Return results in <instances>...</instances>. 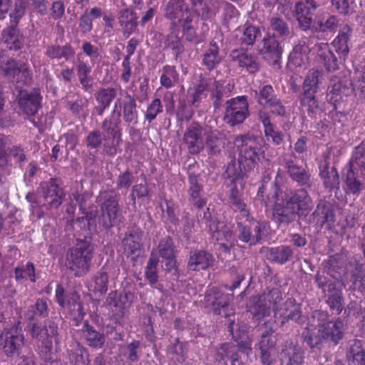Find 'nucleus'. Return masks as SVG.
Here are the masks:
<instances>
[{
  "label": "nucleus",
  "instance_id": "1",
  "mask_svg": "<svg viewBox=\"0 0 365 365\" xmlns=\"http://www.w3.org/2000/svg\"><path fill=\"white\" fill-rule=\"evenodd\" d=\"M282 293L278 289H272L260 296L253 297L250 300L249 312L257 319L269 316L272 307L276 319L280 320V326H284L289 320L296 323L302 322L301 307L294 299H288L281 307Z\"/></svg>",
  "mask_w": 365,
  "mask_h": 365
},
{
  "label": "nucleus",
  "instance_id": "2",
  "mask_svg": "<svg viewBox=\"0 0 365 365\" xmlns=\"http://www.w3.org/2000/svg\"><path fill=\"white\" fill-rule=\"evenodd\" d=\"M267 207L272 210L273 219L279 225H287L298 215H304L313 207L310 197L304 189L297 191H275L264 201Z\"/></svg>",
  "mask_w": 365,
  "mask_h": 365
},
{
  "label": "nucleus",
  "instance_id": "3",
  "mask_svg": "<svg viewBox=\"0 0 365 365\" xmlns=\"http://www.w3.org/2000/svg\"><path fill=\"white\" fill-rule=\"evenodd\" d=\"M264 140L260 137L248 135H237L234 141L235 145L239 150L238 163L232 161L227 166L225 173L228 178L232 180H240L243 175L242 170L250 171L255 168L259 160L261 145Z\"/></svg>",
  "mask_w": 365,
  "mask_h": 365
},
{
  "label": "nucleus",
  "instance_id": "4",
  "mask_svg": "<svg viewBox=\"0 0 365 365\" xmlns=\"http://www.w3.org/2000/svg\"><path fill=\"white\" fill-rule=\"evenodd\" d=\"M344 331V324L341 320L330 321L327 312L315 311L303 335L308 345L313 348L324 339L338 344L343 338Z\"/></svg>",
  "mask_w": 365,
  "mask_h": 365
},
{
  "label": "nucleus",
  "instance_id": "5",
  "mask_svg": "<svg viewBox=\"0 0 365 365\" xmlns=\"http://www.w3.org/2000/svg\"><path fill=\"white\" fill-rule=\"evenodd\" d=\"M93 245L86 240L79 241L69 249L66 257V267L73 272L76 277L86 274L93 258Z\"/></svg>",
  "mask_w": 365,
  "mask_h": 365
},
{
  "label": "nucleus",
  "instance_id": "6",
  "mask_svg": "<svg viewBox=\"0 0 365 365\" xmlns=\"http://www.w3.org/2000/svg\"><path fill=\"white\" fill-rule=\"evenodd\" d=\"M56 334L57 326L53 322H48L43 326L35 323L31 325V336L38 341V350L45 361H53L52 339Z\"/></svg>",
  "mask_w": 365,
  "mask_h": 365
},
{
  "label": "nucleus",
  "instance_id": "7",
  "mask_svg": "<svg viewBox=\"0 0 365 365\" xmlns=\"http://www.w3.org/2000/svg\"><path fill=\"white\" fill-rule=\"evenodd\" d=\"M194 14L188 17V19L180 23L182 27V34L188 41L198 43L203 41L204 34L196 31L197 16H201L204 19L209 18V9L204 0H190Z\"/></svg>",
  "mask_w": 365,
  "mask_h": 365
},
{
  "label": "nucleus",
  "instance_id": "8",
  "mask_svg": "<svg viewBox=\"0 0 365 365\" xmlns=\"http://www.w3.org/2000/svg\"><path fill=\"white\" fill-rule=\"evenodd\" d=\"M207 302L212 306L213 312L226 318H230L234 314V309L230 303L232 295L224 294L217 289H211L205 297ZM229 331L233 332L234 320L229 319Z\"/></svg>",
  "mask_w": 365,
  "mask_h": 365
},
{
  "label": "nucleus",
  "instance_id": "9",
  "mask_svg": "<svg viewBox=\"0 0 365 365\" xmlns=\"http://www.w3.org/2000/svg\"><path fill=\"white\" fill-rule=\"evenodd\" d=\"M0 73L11 81L24 85L29 84L32 78V73L28 64L18 63L12 58L1 61Z\"/></svg>",
  "mask_w": 365,
  "mask_h": 365
},
{
  "label": "nucleus",
  "instance_id": "10",
  "mask_svg": "<svg viewBox=\"0 0 365 365\" xmlns=\"http://www.w3.org/2000/svg\"><path fill=\"white\" fill-rule=\"evenodd\" d=\"M249 115V105L245 96H238L226 102L224 120L231 126L241 124Z\"/></svg>",
  "mask_w": 365,
  "mask_h": 365
},
{
  "label": "nucleus",
  "instance_id": "11",
  "mask_svg": "<svg viewBox=\"0 0 365 365\" xmlns=\"http://www.w3.org/2000/svg\"><path fill=\"white\" fill-rule=\"evenodd\" d=\"M206 128L192 123L189 125L183 134V144L188 153L196 155L202 152L205 146Z\"/></svg>",
  "mask_w": 365,
  "mask_h": 365
},
{
  "label": "nucleus",
  "instance_id": "12",
  "mask_svg": "<svg viewBox=\"0 0 365 365\" xmlns=\"http://www.w3.org/2000/svg\"><path fill=\"white\" fill-rule=\"evenodd\" d=\"M113 113H116L118 118L122 115L123 120L128 124L136 125L138 123L136 101L128 93H126L123 101L120 98L115 101Z\"/></svg>",
  "mask_w": 365,
  "mask_h": 365
},
{
  "label": "nucleus",
  "instance_id": "13",
  "mask_svg": "<svg viewBox=\"0 0 365 365\" xmlns=\"http://www.w3.org/2000/svg\"><path fill=\"white\" fill-rule=\"evenodd\" d=\"M118 122L106 118L102 123L104 139V150L110 155L115 153V147L121 142V133L118 129Z\"/></svg>",
  "mask_w": 365,
  "mask_h": 365
},
{
  "label": "nucleus",
  "instance_id": "14",
  "mask_svg": "<svg viewBox=\"0 0 365 365\" xmlns=\"http://www.w3.org/2000/svg\"><path fill=\"white\" fill-rule=\"evenodd\" d=\"M63 288L58 285L56 289V297L58 304L66 307V302L63 299ZM67 309L71 317L76 321L81 320L83 318L85 312L80 300V296L75 292L71 293L67 297Z\"/></svg>",
  "mask_w": 365,
  "mask_h": 365
},
{
  "label": "nucleus",
  "instance_id": "15",
  "mask_svg": "<svg viewBox=\"0 0 365 365\" xmlns=\"http://www.w3.org/2000/svg\"><path fill=\"white\" fill-rule=\"evenodd\" d=\"M104 197L105 201L101 205V223L104 227L108 228L118 222L119 206L113 193H108Z\"/></svg>",
  "mask_w": 365,
  "mask_h": 365
},
{
  "label": "nucleus",
  "instance_id": "16",
  "mask_svg": "<svg viewBox=\"0 0 365 365\" xmlns=\"http://www.w3.org/2000/svg\"><path fill=\"white\" fill-rule=\"evenodd\" d=\"M21 110L27 115H34L40 106V93L38 90L21 89L17 97Z\"/></svg>",
  "mask_w": 365,
  "mask_h": 365
},
{
  "label": "nucleus",
  "instance_id": "17",
  "mask_svg": "<svg viewBox=\"0 0 365 365\" xmlns=\"http://www.w3.org/2000/svg\"><path fill=\"white\" fill-rule=\"evenodd\" d=\"M194 14L185 4V0H169L165 6V16L172 21V25H175L188 19V17Z\"/></svg>",
  "mask_w": 365,
  "mask_h": 365
},
{
  "label": "nucleus",
  "instance_id": "18",
  "mask_svg": "<svg viewBox=\"0 0 365 365\" xmlns=\"http://www.w3.org/2000/svg\"><path fill=\"white\" fill-rule=\"evenodd\" d=\"M40 187L45 201L51 207L56 208L62 203L64 193L57 184L56 179H51L48 182H42Z\"/></svg>",
  "mask_w": 365,
  "mask_h": 365
},
{
  "label": "nucleus",
  "instance_id": "19",
  "mask_svg": "<svg viewBox=\"0 0 365 365\" xmlns=\"http://www.w3.org/2000/svg\"><path fill=\"white\" fill-rule=\"evenodd\" d=\"M330 151L323 154V160L320 162L319 175L323 180L324 185L327 188L338 187L339 185V177L336 169L332 167L329 170Z\"/></svg>",
  "mask_w": 365,
  "mask_h": 365
},
{
  "label": "nucleus",
  "instance_id": "20",
  "mask_svg": "<svg viewBox=\"0 0 365 365\" xmlns=\"http://www.w3.org/2000/svg\"><path fill=\"white\" fill-rule=\"evenodd\" d=\"M317 61L322 63L327 71H334L338 68V61L327 43H317L313 48Z\"/></svg>",
  "mask_w": 365,
  "mask_h": 365
},
{
  "label": "nucleus",
  "instance_id": "21",
  "mask_svg": "<svg viewBox=\"0 0 365 365\" xmlns=\"http://www.w3.org/2000/svg\"><path fill=\"white\" fill-rule=\"evenodd\" d=\"M243 224V222H238L239 237L250 245L257 244L262 237V230L265 228V224H260L259 222L253 221L252 223Z\"/></svg>",
  "mask_w": 365,
  "mask_h": 365
},
{
  "label": "nucleus",
  "instance_id": "22",
  "mask_svg": "<svg viewBox=\"0 0 365 365\" xmlns=\"http://www.w3.org/2000/svg\"><path fill=\"white\" fill-rule=\"evenodd\" d=\"M305 2H299L295 5V15L300 28L307 31L311 28L312 24V11L317 8L314 0H304Z\"/></svg>",
  "mask_w": 365,
  "mask_h": 365
},
{
  "label": "nucleus",
  "instance_id": "23",
  "mask_svg": "<svg viewBox=\"0 0 365 365\" xmlns=\"http://www.w3.org/2000/svg\"><path fill=\"white\" fill-rule=\"evenodd\" d=\"M132 297L130 293L121 294L116 291L111 292L106 299V303L113 314L118 317H122L125 311L130 307Z\"/></svg>",
  "mask_w": 365,
  "mask_h": 365
},
{
  "label": "nucleus",
  "instance_id": "24",
  "mask_svg": "<svg viewBox=\"0 0 365 365\" xmlns=\"http://www.w3.org/2000/svg\"><path fill=\"white\" fill-rule=\"evenodd\" d=\"M230 58L232 61L237 63L240 67L245 68L251 73H254L259 70L257 58L244 49L232 51Z\"/></svg>",
  "mask_w": 365,
  "mask_h": 365
},
{
  "label": "nucleus",
  "instance_id": "25",
  "mask_svg": "<svg viewBox=\"0 0 365 365\" xmlns=\"http://www.w3.org/2000/svg\"><path fill=\"white\" fill-rule=\"evenodd\" d=\"M210 232L212 233V237L217 241H225L232 245L235 238L232 232V226L224 222H220L212 219L207 225Z\"/></svg>",
  "mask_w": 365,
  "mask_h": 365
},
{
  "label": "nucleus",
  "instance_id": "26",
  "mask_svg": "<svg viewBox=\"0 0 365 365\" xmlns=\"http://www.w3.org/2000/svg\"><path fill=\"white\" fill-rule=\"evenodd\" d=\"M360 169L345 167L343 170V178L346 186L347 192L359 195L364 189V185L359 178Z\"/></svg>",
  "mask_w": 365,
  "mask_h": 365
},
{
  "label": "nucleus",
  "instance_id": "27",
  "mask_svg": "<svg viewBox=\"0 0 365 365\" xmlns=\"http://www.w3.org/2000/svg\"><path fill=\"white\" fill-rule=\"evenodd\" d=\"M282 365H301L303 361L301 348L290 341H286L280 354Z\"/></svg>",
  "mask_w": 365,
  "mask_h": 365
},
{
  "label": "nucleus",
  "instance_id": "28",
  "mask_svg": "<svg viewBox=\"0 0 365 365\" xmlns=\"http://www.w3.org/2000/svg\"><path fill=\"white\" fill-rule=\"evenodd\" d=\"M351 36V27L347 24H344L340 27L337 36L331 43L335 51L340 56V58H345L349 54Z\"/></svg>",
  "mask_w": 365,
  "mask_h": 365
},
{
  "label": "nucleus",
  "instance_id": "29",
  "mask_svg": "<svg viewBox=\"0 0 365 365\" xmlns=\"http://www.w3.org/2000/svg\"><path fill=\"white\" fill-rule=\"evenodd\" d=\"M13 157L16 162L25 160L26 155L24 150L17 145H13L9 150V153L5 151V145L1 139H0V182L2 181V177L5 174L4 167L9 163V158Z\"/></svg>",
  "mask_w": 365,
  "mask_h": 365
},
{
  "label": "nucleus",
  "instance_id": "30",
  "mask_svg": "<svg viewBox=\"0 0 365 365\" xmlns=\"http://www.w3.org/2000/svg\"><path fill=\"white\" fill-rule=\"evenodd\" d=\"M258 116L263 125L264 133L267 140H271L276 145H280L283 140V135L271 122L269 113L265 110H259Z\"/></svg>",
  "mask_w": 365,
  "mask_h": 365
},
{
  "label": "nucleus",
  "instance_id": "31",
  "mask_svg": "<svg viewBox=\"0 0 365 365\" xmlns=\"http://www.w3.org/2000/svg\"><path fill=\"white\" fill-rule=\"evenodd\" d=\"M310 49L307 43V38H302L294 47L289 57L290 66L296 67L305 66L309 61L308 54Z\"/></svg>",
  "mask_w": 365,
  "mask_h": 365
},
{
  "label": "nucleus",
  "instance_id": "32",
  "mask_svg": "<svg viewBox=\"0 0 365 365\" xmlns=\"http://www.w3.org/2000/svg\"><path fill=\"white\" fill-rule=\"evenodd\" d=\"M1 40L9 50H19L24 43L23 36L14 24L2 31Z\"/></svg>",
  "mask_w": 365,
  "mask_h": 365
},
{
  "label": "nucleus",
  "instance_id": "33",
  "mask_svg": "<svg viewBox=\"0 0 365 365\" xmlns=\"http://www.w3.org/2000/svg\"><path fill=\"white\" fill-rule=\"evenodd\" d=\"M213 262L212 255L202 250H194L190 252L188 267L192 270H200L208 268Z\"/></svg>",
  "mask_w": 365,
  "mask_h": 365
},
{
  "label": "nucleus",
  "instance_id": "34",
  "mask_svg": "<svg viewBox=\"0 0 365 365\" xmlns=\"http://www.w3.org/2000/svg\"><path fill=\"white\" fill-rule=\"evenodd\" d=\"M324 81L323 72L319 69H310L305 76L302 90L304 92L317 93Z\"/></svg>",
  "mask_w": 365,
  "mask_h": 365
},
{
  "label": "nucleus",
  "instance_id": "35",
  "mask_svg": "<svg viewBox=\"0 0 365 365\" xmlns=\"http://www.w3.org/2000/svg\"><path fill=\"white\" fill-rule=\"evenodd\" d=\"M261 52L265 55V58L277 61L282 55V46L274 36H269L262 41Z\"/></svg>",
  "mask_w": 365,
  "mask_h": 365
},
{
  "label": "nucleus",
  "instance_id": "36",
  "mask_svg": "<svg viewBox=\"0 0 365 365\" xmlns=\"http://www.w3.org/2000/svg\"><path fill=\"white\" fill-rule=\"evenodd\" d=\"M349 365H365V351L359 340H354L346 354Z\"/></svg>",
  "mask_w": 365,
  "mask_h": 365
},
{
  "label": "nucleus",
  "instance_id": "37",
  "mask_svg": "<svg viewBox=\"0 0 365 365\" xmlns=\"http://www.w3.org/2000/svg\"><path fill=\"white\" fill-rule=\"evenodd\" d=\"M117 18L124 32L128 34L132 33L137 26L135 14L129 8L120 10Z\"/></svg>",
  "mask_w": 365,
  "mask_h": 365
},
{
  "label": "nucleus",
  "instance_id": "38",
  "mask_svg": "<svg viewBox=\"0 0 365 365\" xmlns=\"http://www.w3.org/2000/svg\"><path fill=\"white\" fill-rule=\"evenodd\" d=\"M142 233L138 231H133L126 235L123 239L125 251L128 255L138 256L140 253Z\"/></svg>",
  "mask_w": 365,
  "mask_h": 365
},
{
  "label": "nucleus",
  "instance_id": "39",
  "mask_svg": "<svg viewBox=\"0 0 365 365\" xmlns=\"http://www.w3.org/2000/svg\"><path fill=\"white\" fill-rule=\"evenodd\" d=\"M163 43L165 48L173 51L176 58L183 52L184 46L178 37V29L175 25L171 26L170 32L164 37Z\"/></svg>",
  "mask_w": 365,
  "mask_h": 365
},
{
  "label": "nucleus",
  "instance_id": "40",
  "mask_svg": "<svg viewBox=\"0 0 365 365\" xmlns=\"http://www.w3.org/2000/svg\"><path fill=\"white\" fill-rule=\"evenodd\" d=\"M160 255L168 260L165 264L166 269H170L175 265V252L173 240L170 237H165L161 240L158 245Z\"/></svg>",
  "mask_w": 365,
  "mask_h": 365
},
{
  "label": "nucleus",
  "instance_id": "41",
  "mask_svg": "<svg viewBox=\"0 0 365 365\" xmlns=\"http://www.w3.org/2000/svg\"><path fill=\"white\" fill-rule=\"evenodd\" d=\"M286 166L289 175L294 180L302 185H309L310 175L304 168L296 165L293 161H287Z\"/></svg>",
  "mask_w": 365,
  "mask_h": 365
},
{
  "label": "nucleus",
  "instance_id": "42",
  "mask_svg": "<svg viewBox=\"0 0 365 365\" xmlns=\"http://www.w3.org/2000/svg\"><path fill=\"white\" fill-rule=\"evenodd\" d=\"M83 334L88 344L95 348H101L105 342L103 334L96 331L92 327L85 323L83 327Z\"/></svg>",
  "mask_w": 365,
  "mask_h": 365
},
{
  "label": "nucleus",
  "instance_id": "43",
  "mask_svg": "<svg viewBox=\"0 0 365 365\" xmlns=\"http://www.w3.org/2000/svg\"><path fill=\"white\" fill-rule=\"evenodd\" d=\"M360 169V175L365 176V143H361L355 148L352 157L346 165Z\"/></svg>",
  "mask_w": 365,
  "mask_h": 365
},
{
  "label": "nucleus",
  "instance_id": "44",
  "mask_svg": "<svg viewBox=\"0 0 365 365\" xmlns=\"http://www.w3.org/2000/svg\"><path fill=\"white\" fill-rule=\"evenodd\" d=\"M337 25L336 18L334 16L327 14L317 16L313 28L315 31H334L336 30Z\"/></svg>",
  "mask_w": 365,
  "mask_h": 365
},
{
  "label": "nucleus",
  "instance_id": "45",
  "mask_svg": "<svg viewBox=\"0 0 365 365\" xmlns=\"http://www.w3.org/2000/svg\"><path fill=\"white\" fill-rule=\"evenodd\" d=\"M293 255V251L289 246H280L271 248L268 256L270 259L283 264L288 262Z\"/></svg>",
  "mask_w": 365,
  "mask_h": 365
},
{
  "label": "nucleus",
  "instance_id": "46",
  "mask_svg": "<svg viewBox=\"0 0 365 365\" xmlns=\"http://www.w3.org/2000/svg\"><path fill=\"white\" fill-rule=\"evenodd\" d=\"M179 74L173 66L166 65L162 69L160 83L162 86L170 88L178 82Z\"/></svg>",
  "mask_w": 365,
  "mask_h": 365
},
{
  "label": "nucleus",
  "instance_id": "47",
  "mask_svg": "<svg viewBox=\"0 0 365 365\" xmlns=\"http://www.w3.org/2000/svg\"><path fill=\"white\" fill-rule=\"evenodd\" d=\"M189 182L190 185L189 192L191 200L197 207H203L205 205L206 201L205 199L201 197L200 193L202 191V187L198 183L197 177L190 175L189 177Z\"/></svg>",
  "mask_w": 365,
  "mask_h": 365
},
{
  "label": "nucleus",
  "instance_id": "48",
  "mask_svg": "<svg viewBox=\"0 0 365 365\" xmlns=\"http://www.w3.org/2000/svg\"><path fill=\"white\" fill-rule=\"evenodd\" d=\"M352 87L355 95L365 100V66L356 71Z\"/></svg>",
  "mask_w": 365,
  "mask_h": 365
},
{
  "label": "nucleus",
  "instance_id": "49",
  "mask_svg": "<svg viewBox=\"0 0 365 365\" xmlns=\"http://www.w3.org/2000/svg\"><path fill=\"white\" fill-rule=\"evenodd\" d=\"M30 5L29 0H14V6L9 13L11 23L17 25L25 15Z\"/></svg>",
  "mask_w": 365,
  "mask_h": 365
},
{
  "label": "nucleus",
  "instance_id": "50",
  "mask_svg": "<svg viewBox=\"0 0 365 365\" xmlns=\"http://www.w3.org/2000/svg\"><path fill=\"white\" fill-rule=\"evenodd\" d=\"M270 28L275 31L279 36L287 38L292 36V31L289 28L287 23L278 16H273L269 20Z\"/></svg>",
  "mask_w": 365,
  "mask_h": 365
},
{
  "label": "nucleus",
  "instance_id": "51",
  "mask_svg": "<svg viewBox=\"0 0 365 365\" xmlns=\"http://www.w3.org/2000/svg\"><path fill=\"white\" fill-rule=\"evenodd\" d=\"M15 278L19 282L27 279L33 282H35L36 278L34 264L27 262L25 265L22 264L16 267Z\"/></svg>",
  "mask_w": 365,
  "mask_h": 365
},
{
  "label": "nucleus",
  "instance_id": "52",
  "mask_svg": "<svg viewBox=\"0 0 365 365\" xmlns=\"http://www.w3.org/2000/svg\"><path fill=\"white\" fill-rule=\"evenodd\" d=\"M115 95V90L112 88H103L98 93L96 100L100 105V115H102L104 110L110 106Z\"/></svg>",
  "mask_w": 365,
  "mask_h": 365
},
{
  "label": "nucleus",
  "instance_id": "53",
  "mask_svg": "<svg viewBox=\"0 0 365 365\" xmlns=\"http://www.w3.org/2000/svg\"><path fill=\"white\" fill-rule=\"evenodd\" d=\"M46 54L51 58H65L68 59L74 54L73 50L69 46H53L46 50Z\"/></svg>",
  "mask_w": 365,
  "mask_h": 365
},
{
  "label": "nucleus",
  "instance_id": "54",
  "mask_svg": "<svg viewBox=\"0 0 365 365\" xmlns=\"http://www.w3.org/2000/svg\"><path fill=\"white\" fill-rule=\"evenodd\" d=\"M203 82L205 84L207 93L210 92L211 96L216 98L214 102L215 106H218L222 96V84L213 78L203 80Z\"/></svg>",
  "mask_w": 365,
  "mask_h": 365
},
{
  "label": "nucleus",
  "instance_id": "55",
  "mask_svg": "<svg viewBox=\"0 0 365 365\" xmlns=\"http://www.w3.org/2000/svg\"><path fill=\"white\" fill-rule=\"evenodd\" d=\"M221 58L218 55V47L216 43L211 44L204 55L203 62L208 69L214 68L220 63Z\"/></svg>",
  "mask_w": 365,
  "mask_h": 365
},
{
  "label": "nucleus",
  "instance_id": "56",
  "mask_svg": "<svg viewBox=\"0 0 365 365\" xmlns=\"http://www.w3.org/2000/svg\"><path fill=\"white\" fill-rule=\"evenodd\" d=\"M205 145L209 153L216 155L220 153L219 137L217 131L206 129Z\"/></svg>",
  "mask_w": 365,
  "mask_h": 365
},
{
  "label": "nucleus",
  "instance_id": "57",
  "mask_svg": "<svg viewBox=\"0 0 365 365\" xmlns=\"http://www.w3.org/2000/svg\"><path fill=\"white\" fill-rule=\"evenodd\" d=\"M163 110V105L160 100L159 98H155L148 105L145 113V118L148 121L152 122Z\"/></svg>",
  "mask_w": 365,
  "mask_h": 365
},
{
  "label": "nucleus",
  "instance_id": "58",
  "mask_svg": "<svg viewBox=\"0 0 365 365\" xmlns=\"http://www.w3.org/2000/svg\"><path fill=\"white\" fill-rule=\"evenodd\" d=\"M259 34L260 31L258 29L252 26H248L244 29L240 41L242 44L252 45Z\"/></svg>",
  "mask_w": 365,
  "mask_h": 365
},
{
  "label": "nucleus",
  "instance_id": "59",
  "mask_svg": "<svg viewBox=\"0 0 365 365\" xmlns=\"http://www.w3.org/2000/svg\"><path fill=\"white\" fill-rule=\"evenodd\" d=\"M243 175H240V180L234 181L232 180V178L231 179L232 182L235 183V187L231 189L230 195V202L232 204V205L234 207V209L236 208L238 206H242V204L244 203V202L242 201L240 198V191L237 190V184H240L241 188H242L244 185V180H243Z\"/></svg>",
  "mask_w": 365,
  "mask_h": 365
},
{
  "label": "nucleus",
  "instance_id": "60",
  "mask_svg": "<svg viewBox=\"0 0 365 365\" xmlns=\"http://www.w3.org/2000/svg\"><path fill=\"white\" fill-rule=\"evenodd\" d=\"M316 93L304 92L301 98V103L303 106L307 107L309 113L313 114L318 109V103L315 98Z\"/></svg>",
  "mask_w": 365,
  "mask_h": 365
},
{
  "label": "nucleus",
  "instance_id": "61",
  "mask_svg": "<svg viewBox=\"0 0 365 365\" xmlns=\"http://www.w3.org/2000/svg\"><path fill=\"white\" fill-rule=\"evenodd\" d=\"M275 98L277 97L274 94L272 87L269 85H266L259 90L258 102L262 106H268Z\"/></svg>",
  "mask_w": 365,
  "mask_h": 365
},
{
  "label": "nucleus",
  "instance_id": "62",
  "mask_svg": "<svg viewBox=\"0 0 365 365\" xmlns=\"http://www.w3.org/2000/svg\"><path fill=\"white\" fill-rule=\"evenodd\" d=\"M157 265L158 260L150 258L146 266L145 276L151 285L155 284L158 282Z\"/></svg>",
  "mask_w": 365,
  "mask_h": 365
},
{
  "label": "nucleus",
  "instance_id": "63",
  "mask_svg": "<svg viewBox=\"0 0 365 365\" xmlns=\"http://www.w3.org/2000/svg\"><path fill=\"white\" fill-rule=\"evenodd\" d=\"M108 277L106 273L99 272L94 279V290L101 294L106 292L108 289Z\"/></svg>",
  "mask_w": 365,
  "mask_h": 365
},
{
  "label": "nucleus",
  "instance_id": "64",
  "mask_svg": "<svg viewBox=\"0 0 365 365\" xmlns=\"http://www.w3.org/2000/svg\"><path fill=\"white\" fill-rule=\"evenodd\" d=\"M104 139L100 132L93 130L89 133L86 138V146L90 149H96L101 145Z\"/></svg>",
  "mask_w": 365,
  "mask_h": 365
}]
</instances>
